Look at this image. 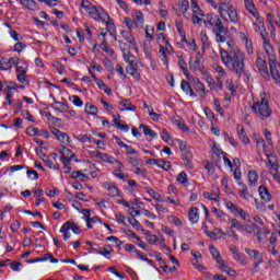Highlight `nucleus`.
<instances>
[{"label": "nucleus", "instance_id": "nucleus-1", "mask_svg": "<svg viewBox=\"0 0 280 280\" xmlns=\"http://www.w3.org/2000/svg\"><path fill=\"white\" fill-rule=\"evenodd\" d=\"M228 50L220 49L221 61L236 78L246 75V55L238 48L233 47V42L228 40Z\"/></svg>", "mask_w": 280, "mask_h": 280}, {"label": "nucleus", "instance_id": "nucleus-2", "mask_svg": "<svg viewBox=\"0 0 280 280\" xmlns=\"http://www.w3.org/2000/svg\"><path fill=\"white\" fill-rule=\"evenodd\" d=\"M203 25L207 30H212L215 43H226L229 40V28L224 27L220 15L213 13L203 15Z\"/></svg>", "mask_w": 280, "mask_h": 280}, {"label": "nucleus", "instance_id": "nucleus-3", "mask_svg": "<svg viewBox=\"0 0 280 280\" xmlns=\"http://www.w3.org/2000/svg\"><path fill=\"white\" fill-rule=\"evenodd\" d=\"M81 8H83V10H85L94 21H103L106 23L108 30H115L113 19H110V15H108L104 9H97V7L85 0L81 1Z\"/></svg>", "mask_w": 280, "mask_h": 280}, {"label": "nucleus", "instance_id": "nucleus-4", "mask_svg": "<svg viewBox=\"0 0 280 280\" xmlns=\"http://www.w3.org/2000/svg\"><path fill=\"white\" fill-rule=\"evenodd\" d=\"M252 110L259 119H268L272 115V109H270L269 101L266 97H262L260 102H255Z\"/></svg>", "mask_w": 280, "mask_h": 280}, {"label": "nucleus", "instance_id": "nucleus-5", "mask_svg": "<svg viewBox=\"0 0 280 280\" xmlns=\"http://www.w3.org/2000/svg\"><path fill=\"white\" fill-rule=\"evenodd\" d=\"M256 67L259 71L260 75H262L264 80H266V82H269L270 73L268 72V63L266 62V59L258 56L256 59Z\"/></svg>", "mask_w": 280, "mask_h": 280}, {"label": "nucleus", "instance_id": "nucleus-6", "mask_svg": "<svg viewBox=\"0 0 280 280\" xmlns=\"http://www.w3.org/2000/svg\"><path fill=\"white\" fill-rule=\"evenodd\" d=\"M219 14H220L221 19H223L224 21L230 20V23H234V24L240 23V15L237 14V10H235V8H233V5L231 8H229L228 10H225V13L219 12Z\"/></svg>", "mask_w": 280, "mask_h": 280}, {"label": "nucleus", "instance_id": "nucleus-7", "mask_svg": "<svg viewBox=\"0 0 280 280\" xmlns=\"http://www.w3.org/2000/svg\"><path fill=\"white\" fill-rule=\"evenodd\" d=\"M19 62V57H11L9 59H5L0 56V71H10V69H12V67H16Z\"/></svg>", "mask_w": 280, "mask_h": 280}, {"label": "nucleus", "instance_id": "nucleus-8", "mask_svg": "<svg viewBox=\"0 0 280 280\" xmlns=\"http://www.w3.org/2000/svg\"><path fill=\"white\" fill-rule=\"evenodd\" d=\"M50 132L56 137L57 141H60V143H69V141H71V138H69L67 132H62L55 127H50Z\"/></svg>", "mask_w": 280, "mask_h": 280}, {"label": "nucleus", "instance_id": "nucleus-9", "mask_svg": "<svg viewBox=\"0 0 280 280\" xmlns=\"http://www.w3.org/2000/svg\"><path fill=\"white\" fill-rule=\"evenodd\" d=\"M269 69L275 82L280 84V74H279V70L277 69V59H272V58L269 59Z\"/></svg>", "mask_w": 280, "mask_h": 280}, {"label": "nucleus", "instance_id": "nucleus-10", "mask_svg": "<svg viewBox=\"0 0 280 280\" xmlns=\"http://www.w3.org/2000/svg\"><path fill=\"white\" fill-rule=\"evenodd\" d=\"M180 89L185 92L186 95H189L190 97H198V94L194 91V88H191L189 82L183 80L180 83Z\"/></svg>", "mask_w": 280, "mask_h": 280}, {"label": "nucleus", "instance_id": "nucleus-11", "mask_svg": "<svg viewBox=\"0 0 280 280\" xmlns=\"http://www.w3.org/2000/svg\"><path fill=\"white\" fill-rule=\"evenodd\" d=\"M126 71L131 78L136 79L137 82L141 80V74L139 73V70L135 67V62H131L127 66Z\"/></svg>", "mask_w": 280, "mask_h": 280}, {"label": "nucleus", "instance_id": "nucleus-12", "mask_svg": "<svg viewBox=\"0 0 280 280\" xmlns=\"http://www.w3.org/2000/svg\"><path fill=\"white\" fill-rule=\"evenodd\" d=\"M20 3L31 12H36V10H38V3H36L35 0H20Z\"/></svg>", "mask_w": 280, "mask_h": 280}, {"label": "nucleus", "instance_id": "nucleus-13", "mask_svg": "<svg viewBox=\"0 0 280 280\" xmlns=\"http://www.w3.org/2000/svg\"><path fill=\"white\" fill-rule=\"evenodd\" d=\"M192 82L195 84V91L199 93L200 97H205L207 95V88L200 82V79H194Z\"/></svg>", "mask_w": 280, "mask_h": 280}, {"label": "nucleus", "instance_id": "nucleus-14", "mask_svg": "<svg viewBox=\"0 0 280 280\" xmlns=\"http://www.w3.org/2000/svg\"><path fill=\"white\" fill-rule=\"evenodd\" d=\"M120 34H121L122 38H125V40H127V43H129V45H131V47L137 49V40H135V36H132L131 32L121 31Z\"/></svg>", "mask_w": 280, "mask_h": 280}, {"label": "nucleus", "instance_id": "nucleus-15", "mask_svg": "<svg viewBox=\"0 0 280 280\" xmlns=\"http://www.w3.org/2000/svg\"><path fill=\"white\" fill-rule=\"evenodd\" d=\"M264 49H265L267 56L269 57V60H271V59L275 60V48L270 44V40L266 37H265V42H264Z\"/></svg>", "mask_w": 280, "mask_h": 280}, {"label": "nucleus", "instance_id": "nucleus-16", "mask_svg": "<svg viewBox=\"0 0 280 280\" xmlns=\"http://www.w3.org/2000/svg\"><path fill=\"white\" fill-rule=\"evenodd\" d=\"M237 135L242 143H244L245 145H248L250 143V139H248L246 130H244V127L241 125L237 126Z\"/></svg>", "mask_w": 280, "mask_h": 280}, {"label": "nucleus", "instance_id": "nucleus-17", "mask_svg": "<svg viewBox=\"0 0 280 280\" xmlns=\"http://www.w3.org/2000/svg\"><path fill=\"white\" fill-rule=\"evenodd\" d=\"M116 165H118V167L114 171V176H116V178H119L120 180H126V174L121 173L124 172V163H121V161H116L115 162Z\"/></svg>", "mask_w": 280, "mask_h": 280}, {"label": "nucleus", "instance_id": "nucleus-18", "mask_svg": "<svg viewBox=\"0 0 280 280\" xmlns=\"http://www.w3.org/2000/svg\"><path fill=\"white\" fill-rule=\"evenodd\" d=\"M258 192L261 200H264L265 202H270V200H272V195H270L267 187L259 186Z\"/></svg>", "mask_w": 280, "mask_h": 280}, {"label": "nucleus", "instance_id": "nucleus-19", "mask_svg": "<svg viewBox=\"0 0 280 280\" xmlns=\"http://www.w3.org/2000/svg\"><path fill=\"white\" fill-rule=\"evenodd\" d=\"M133 23L137 27H143L145 20L143 19V13L141 11H136L133 14Z\"/></svg>", "mask_w": 280, "mask_h": 280}, {"label": "nucleus", "instance_id": "nucleus-20", "mask_svg": "<svg viewBox=\"0 0 280 280\" xmlns=\"http://www.w3.org/2000/svg\"><path fill=\"white\" fill-rule=\"evenodd\" d=\"M245 8L252 16H259V12H257V9L255 8V3H253V0H245Z\"/></svg>", "mask_w": 280, "mask_h": 280}, {"label": "nucleus", "instance_id": "nucleus-21", "mask_svg": "<svg viewBox=\"0 0 280 280\" xmlns=\"http://www.w3.org/2000/svg\"><path fill=\"white\" fill-rule=\"evenodd\" d=\"M69 231H71V221H67L61 228L60 233L63 234V240L67 242L71 237V234H69Z\"/></svg>", "mask_w": 280, "mask_h": 280}, {"label": "nucleus", "instance_id": "nucleus-22", "mask_svg": "<svg viewBox=\"0 0 280 280\" xmlns=\"http://www.w3.org/2000/svg\"><path fill=\"white\" fill-rule=\"evenodd\" d=\"M249 257H254L258 261V264H264V257L257 249H246L245 250Z\"/></svg>", "mask_w": 280, "mask_h": 280}, {"label": "nucleus", "instance_id": "nucleus-23", "mask_svg": "<svg viewBox=\"0 0 280 280\" xmlns=\"http://www.w3.org/2000/svg\"><path fill=\"white\" fill-rule=\"evenodd\" d=\"M232 0H219V12L222 14L226 13V10L233 5Z\"/></svg>", "mask_w": 280, "mask_h": 280}, {"label": "nucleus", "instance_id": "nucleus-24", "mask_svg": "<svg viewBox=\"0 0 280 280\" xmlns=\"http://www.w3.org/2000/svg\"><path fill=\"white\" fill-rule=\"evenodd\" d=\"M254 234L256 235L257 237V241L258 242H264V237H261V235H270V230L264 228L262 230L259 229V226H257V229L255 230Z\"/></svg>", "mask_w": 280, "mask_h": 280}, {"label": "nucleus", "instance_id": "nucleus-25", "mask_svg": "<svg viewBox=\"0 0 280 280\" xmlns=\"http://www.w3.org/2000/svg\"><path fill=\"white\" fill-rule=\"evenodd\" d=\"M188 217H189V221L191 222V224H196L198 223V208L192 207L190 208L189 212H188Z\"/></svg>", "mask_w": 280, "mask_h": 280}, {"label": "nucleus", "instance_id": "nucleus-26", "mask_svg": "<svg viewBox=\"0 0 280 280\" xmlns=\"http://www.w3.org/2000/svg\"><path fill=\"white\" fill-rule=\"evenodd\" d=\"M257 180H259V175H257V172L249 171L248 172L249 187H255V185H257Z\"/></svg>", "mask_w": 280, "mask_h": 280}, {"label": "nucleus", "instance_id": "nucleus-27", "mask_svg": "<svg viewBox=\"0 0 280 280\" xmlns=\"http://www.w3.org/2000/svg\"><path fill=\"white\" fill-rule=\"evenodd\" d=\"M178 66L179 69H182L184 75L188 77L189 70L187 69V62L185 61V58H183V56H178Z\"/></svg>", "mask_w": 280, "mask_h": 280}, {"label": "nucleus", "instance_id": "nucleus-28", "mask_svg": "<svg viewBox=\"0 0 280 280\" xmlns=\"http://www.w3.org/2000/svg\"><path fill=\"white\" fill-rule=\"evenodd\" d=\"M140 130H142L143 135L151 137L152 139L156 138V132L154 130L150 129L147 125L141 124Z\"/></svg>", "mask_w": 280, "mask_h": 280}, {"label": "nucleus", "instance_id": "nucleus-29", "mask_svg": "<svg viewBox=\"0 0 280 280\" xmlns=\"http://www.w3.org/2000/svg\"><path fill=\"white\" fill-rule=\"evenodd\" d=\"M95 82H96L98 89H101V91H104V93H106L107 95H110V93H112L110 88H108V85H106V83H104V81H102V79H95Z\"/></svg>", "mask_w": 280, "mask_h": 280}, {"label": "nucleus", "instance_id": "nucleus-30", "mask_svg": "<svg viewBox=\"0 0 280 280\" xmlns=\"http://www.w3.org/2000/svg\"><path fill=\"white\" fill-rule=\"evenodd\" d=\"M42 161L45 163L48 170H58V167L54 164L49 156H47V154H42Z\"/></svg>", "mask_w": 280, "mask_h": 280}, {"label": "nucleus", "instance_id": "nucleus-31", "mask_svg": "<svg viewBox=\"0 0 280 280\" xmlns=\"http://www.w3.org/2000/svg\"><path fill=\"white\" fill-rule=\"evenodd\" d=\"M15 67V72L22 75H25V73H27V62H22L21 65H16Z\"/></svg>", "mask_w": 280, "mask_h": 280}, {"label": "nucleus", "instance_id": "nucleus-32", "mask_svg": "<svg viewBox=\"0 0 280 280\" xmlns=\"http://www.w3.org/2000/svg\"><path fill=\"white\" fill-rule=\"evenodd\" d=\"M200 37L203 48L211 47V40H209V35H207V31H201Z\"/></svg>", "mask_w": 280, "mask_h": 280}, {"label": "nucleus", "instance_id": "nucleus-33", "mask_svg": "<svg viewBox=\"0 0 280 280\" xmlns=\"http://www.w3.org/2000/svg\"><path fill=\"white\" fill-rule=\"evenodd\" d=\"M85 113L88 115H93V116L97 115V113H98L97 106H95V105H93L91 103H86L85 104Z\"/></svg>", "mask_w": 280, "mask_h": 280}, {"label": "nucleus", "instance_id": "nucleus-34", "mask_svg": "<svg viewBox=\"0 0 280 280\" xmlns=\"http://www.w3.org/2000/svg\"><path fill=\"white\" fill-rule=\"evenodd\" d=\"M209 250H210V254L212 255L213 259H215V261L218 264H222V260L220 259V252L218 249H215V247L213 245L209 246Z\"/></svg>", "mask_w": 280, "mask_h": 280}, {"label": "nucleus", "instance_id": "nucleus-35", "mask_svg": "<svg viewBox=\"0 0 280 280\" xmlns=\"http://www.w3.org/2000/svg\"><path fill=\"white\" fill-rule=\"evenodd\" d=\"M177 183H179L180 185H184L185 187H187V184L189 183V180L187 179V173L180 172L177 175Z\"/></svg>", "mask_w": 280, "mask_h": 280}, {"label": "nucleus", "instance_id": "nucleus-36", "mask_svg": "<svg viewBox=\"0 0 280 280\" xmlns=\"http://www.w3.org/2000/svg\"><path fill=\"white\" fill-rule=\"evenodd\" d=\"M107 190L109 191V195L113 196L114 198L119 196V188H117V185L115 184H108Z\"/></svg>", "mask_w": 280, "mask_h": 280}, {"label": "nucleus", "instance_id": "nucleus-37", "mask_svg": "<svg viewBox=\"0 0 280 280\" xmlns=\"http://www.w3.org/2000/svg\"><path fill=\"white\" fill-rule=\"evenodd\" d=\"M120 104L125 107V110H131L132 113L137 110V106L132 105V103H130L128 100H122Z\"/></svg>", "mask_w": 280, "mask_h": 280}, {"label": "nucleus", "instance_id": "nucleus-38", "mask_svg": "<svg viewBox=\"0 0 280 280\" xmlns=\"http://www.w3.org/2000/svg\"><path fill=\"white\" fill-rule=\"evenodd\" d=\"M243 226H244L243 231H245V233H248V235H253V233H255V231H257V224L256 223L245 224Z\"/></svg>", "mask_w": 280, "mask_h": 280}, {"label": "nucleus", "instance_id": "nucleus-39", "mask_svg": "<svg viewBox=\"0 0 280 280\" xmlns=\"http://www.w3.org/2000/svg\"><path fill=\"white\" fill-rule=\"evenodd\" d=\"M101 49L103 51H105V54H107L108 56H115V50H113V48L108 47V44L106 43V40L102 42Z\"/></svg>", "mask_w": 280, "mask_h": 280}, {"label": "nucleus", "instance_id": "nucleus-40", "mask_svg": "<svg viewBox=\"0 0 280 280\" xmlns=\"http://www.w3.org/2000/svg\"><path fill=\"white\" fill-rule=\"evenodd\" d=\"M225 207L229 209V211H231V213L237 215V212L240 211V207L237 205H234L231 201H226Z\"/></svg>", "mask_w": 280, "mask_h": 280}, {"label": "nucleus", "instance_id": "nucleus-41", "mask_svg": "<svg viewBox=\"0 0 280 280\" xmlns=\"http://www.w3.org/2000/svg\"><path fill=\"white\" fill-rule=\"evenodd\" d=\"M238 185H242L243 189L240 190L241 198H244V200H248L250 198V194L248 192V187L244 185L243 183H238Z\"/></svg>", "mask_w": 280, "mask_h": 280}, {"label": "nucleus", "instance_id": "nucleus-42", "mask_svg": "<svg viewBox=\"0 0 280 280\" xmlns=\"http://www.w3.org/2000/svg\"><path fill=\"white\" fill-rule=\"evenodd\" d=\"M158 167H161L165 172H170V170H172V164L167 161L159 160L158 161Z\"/></svg>", "mask_w": 280, "mask_h": 280}, {"label": "nucleus", "instance_id": "nucleus-43", "mask_svg": "<svg viewBox=\"0 0 280 280\" xmlns=\"http://www.w3.org/2000/svg\"><path fill=\"white\" fill-rule=\"evenodd\" d=\"M148 194L151 196V198H153V200L163 202V196H161V194L156 192L154 189H149Z\"/></svg>", "mask_w": 280, "mask_h": 280}, {"label": "nucleus", "instance_id": "nucleus-44", "mask_svg": "<svg viewBox=\"0 0 280 280\" xmlns=\"http://www.w3.org/2000/svg\"><path fill=\"white\" fill-rule=\"evenodd\" d=\"M175 26H176V30H177L179 36H184L186 34L185 33V27H184V24H183L182 20H176L175 21Z\"/></svg>", "mask_w": 280, "mask_h": 280}, {"label": "nucleus", "instance_id": "nucleus-45", "mask_svg": "<svg viewBox=\"0 0 280 280\" xmlns=\"http://www.w3.org/2000/svg\"><path fill=\"white\" fill-rule=\"evenodd\" d=\"M231 229H237L240 232L244 231V224H241L237 219H231Z\"/></svg>", "mask_w": 280, "mask_h": 280}, {"label": "nucleus", "instance_id": "nucleus-46", "mask_svg": "<svg viewBox=\"0 0 280 280\" xmlns=\"http://www.w3.org/2000/svg\"><path fill=\"white\" fill-rule=\"evenodd\" d=\"M122 58L125 62H128V65H130L131 62H135V55H132V52L130 51H124L122 52Z\"/></svg>", "mask_w": 280, "mask_h": 280}, {"label": "nucleus", "instance_id": "nucleus-47", "mask_svg": "<svg viewBox=\"0 0 280 280\" xmlns=\"http://www.w3.org/2000/svg\"><path fill=\"white\" fill-rule=\"evenodd\" d=\"M14 106V115H19V113H23V102H21V100H18L13 103Z\"/></svg>", "mask_w": 280, "mask_h": 280}, {"label": "nucleus", "instance_id": "nucleus-48", "mask_svg": "<svg viewBox=\"0 0 280 280\" xmlns=\"http://www.w3.org/2000/svg\"><path fill=\"white\" fill-rule=\"evenodd\" d=\"M110 253H113V246H110V245H105L103 247V250L98 249V255H103V257H108V255H110Z\"/></svg>", "mask_w": 280, "mask_h": 280}, {"label": "nucleus", "instance_id": "nucleus-49", "mask_svg": "<svg viewBox=\"0 0 280 280\" xmlns=\"http://www.w3.org/2000/svg\"><path fill=\"white\" fill-rule=\"evenodd\" d=\"M73 159H75V153L70 154V156L61 155L60 161L65 166V165H69V163H71Z\"/></svg>", "mask_w": 280, "mask_h": 280}, {"label": "nucleus", "instance_id": "nucleus-50", "mask_svg": "<svg viewBox=\"0 0 280 280\" xmlns=\"http://www.w3.org/2000/svg\"><path fill=\"white\" fill-rule=\"evenodd\" d=\"M160 58L163 60L164 65L167 67L170 65V61L167 60V54L165 52V47L160 46Z\"/></svg>", "mask_w": 280, "mask_h": 280}, {"label": "nucleus", "instance_id": "nucleus-51", "mask_svg": "<svg viewBox=\"0 0 280 280\" xmlns=\"http://www.w3.org/2000/svg\"><path fill=\"white\" fill-rule=\"evenodd\" d=\"M225 235H228V237H232V240H235L236 242H240V236L237 233H235V231H233V228H228Z\"/></svg>", "mask_w": 280, "mask_h": 280}, {"label": "nucleus", "instance_id": "nucleus-52", "mask_svg": "<svg viewBox=\"0 0 280 280\" xmlns=\"http://www.w3.org/2000/svg\"><path fill=\"white\" fill-rule=\"evenodd\" d=\"M85 244L88 246H90L88 248V253H97L98 254L100 249H97L98 248L97 244H95V243H93L91 241H86Z\"/></svg>", "mask_w": 280, "mask_h": 280}, {"label": "nucleus", "instance_id": "nucleus-53", "mask_svg": "<svg viewBox=\"0 0 280 280\" xmlns=\"http://www.w3.org/2000/svg\"><path fill=\"white\" fill-rule=\"evenodd\" d=\"M102 161H104V163H109L110 165H114V163H117V159H115L113 155H109L107 153L104 154Z\"/></svg>", "mask_w": 280, "mask_h": 280}, {"label": "nucleus", "instance_id": "nucleus-54", "mask_svg": "<svg viewBox=\"0 0 280 280\" xmlns=\"http://www.w3.org/2000/svg\"><path fill=\"white\" fill-rule=\"evenodd\" d=\"M267 21H268V23H269V25L271 26V34H272V36H275V32H276V28H275V19H273V16H272V14L271 13H268L267 14Z\"/></svg>", "mask_w": 280, "mask_h": 280}, {"label": "nucleus", "instance_id": "nucleus-55", "mask_svg": "<svg viewBox=\"0 0 280 280\" xmlns=\"http://www.w3.org/2000/svg\"><path fill=\"white\" fill-rule=\"evenodd\" d=\"M52 67L57 70V72L62 75V73H65V66H62V63H60V61H55L52 63Z\"/></svg>", "mask_w": 280, "mask_h": 280}, {"label": "nucleus", "instance_id": "nucleus-56", "mask_svg": "<svg viewBox=\"0 0 280 280\" xmlns=\"http://www.w3.org/2000/svg\"><path fill=\"white\" fill-rule=\"evenodd\" d=\"M203 110H205L206 117H207L210 121H213V119H215V114H213V110H211V108L205 107Z\"/></svg>", "mask_w": 280, "mask_h": 280}, {"label": "nucleus", "instance_id": "nucleus-57", "mask_svg": "<svg viewBox=\"0 0 280 280\" xmlns=\"http://www.w3.org/2000/svg\"><path fill=\"white\" fill-rule=\"evenodd\" d=\"M132 218L129 219V224H131V226H133V229H136L137 231H139V229H141V223H139V221H137V219H135V214H132Z\"/></svg>", "mask_w": 280, "mask_h": 280}, {"label": "nucleus", "instance_id": "nucleus-58", "mask_svg": "<svg viewBox=\"0 0 280 280\" xmlns=\"http://www.w3.org/2000/svg\"><path fill=\"white\" fill-rule=\"evenodd\" d=\"M245 47L248 56H253V42L248 40V38H245Z\"/></svg>", "mask_w": 280, "mask_h": 280}, {"label": "nucleus", "instance_id": "nucleus-59", "mask_svg": "<svg viewBox=\"0 0 280 280\" xmlns=\"http://www.w3.org/2000/svg\"><path fill=\"white\" fill-rule=\"evenodd\" d=\"M183 154V161H191V159H194V154L191 153V151L188 149L184 152H182Z\"/></svg>", "mask_w": 280, "mask_h": 280}, {"label": "nucleus", "instance_id": "nucleus-60", "mask_svg": "<svg viewBox=\"0 0 280 280\" xmlns=\"http://www.w3.org/2000/svg\"><path fill=\"white\" fill-rule=\"evenodd\" d=\"M203 198H207L208 200H213L214 202H218V194L212 192H203Z\"/></svg>", "mask_w": 280, "mask_h": 280}, {"label": "nucleus", "instance_id": "nucleus-61", "mask_svg": "<svg viewBox=\"0 0 280 280\" xmlns=\"http://www.w3.org/2000/svg\"><path fill=\"white\" fill-rule=\"evenodd\" d=\"M115 71L124 79L126 80V73H124V66L121 63H117Z\"/></svg>", "mask_w": 280, "mask_h": 280}, {"label": "nucleus", "instance_id": "nucleus-62", "mask_svg": "<svg viewBox=\"0 0 280 280\" xmlns=\"http://www.w3.org/2000/svg\"><path fill=\"white\" fill-rule=\"evenodd\" d=\"M72 100H73L74 106H78L79 108H82V106H84V102H82V100L80 98V96L73 95V96H72Z\"/></svg>", "mask_w": 280, "mask_h": 280}, {"label": "nucleus", "instance_id": "nucleus-63", "mask_svg": "<svg viewBox=\"0 0 280 280\" xmlns=\"http://www.w3.org/2000/svg\"><path fill=\"white\" fill-rule=\"evenodd\" d=\"M79 141L81 143H91L93 141V138H91V136L89 135H81Z\"/></svg>", "mask_w": 280, "mask_h": 280}, {"label": "nucleus", "instance_id": "nucleus-64", "mask_svg": "<svg viewBox=\"0 0 280 280\" xmlns=\"http://www.w3.org/2000/svg\"><path fill=\"white\" fill-rule=\"evenodd\" d=\"M125 25H127L128 30H132V27H135V20L130 19V18H125L124 20Z\"/></svg>", "mask_w": 280, "mask_h": 280}]
</instances>
